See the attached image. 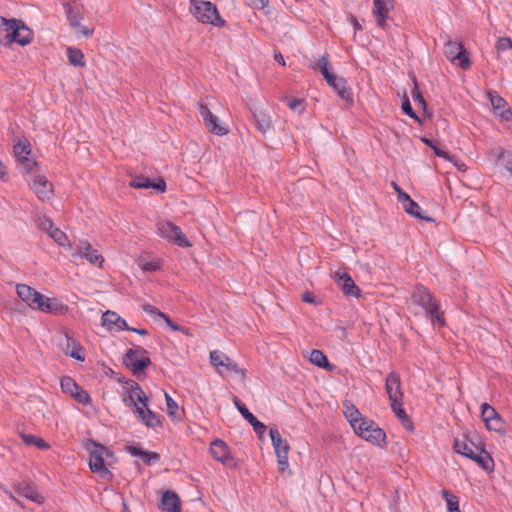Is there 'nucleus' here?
I'll list each match as a JSON object with an SVG mask.
<instances>
[{"label":"nucleus","instance_id":"7c9ffc66","mask_svg":"<svg viewBox=\"0 0 512 512\" xmlns=\"http://www.w3.org/2000/svg\"><path fill=\"white\" fill-rule=\"evenodd\" d=\"M181 501L179 496L172 490L163 493L161 499V508L165 512H181Z\"/></svg>","mask_w":512,"mask_h":512},{"label":"nucleus","instance_id":"680f3d73","mask_svg":"<svg viewBox=\"0 0 512 512\" xmlns=\"http://www.w3.org/2000/svg\"><path fill=\"white\" fill-rule=\"evenodd\" d=\"M301 299L305 303L314 304V305H319L320 304V301L317 300V298L314 296V294L312 292H308V291L304 292L301 295Z\"/></svg>","mask_w":512,"mask_h":512},{"label":"nucleus","instance_id":"5701e85b","mask_svg":"<svg viewBox=\"0 0 512 512\" xmlns=\"http://www.w3.org/2000/svg\"><path fill=\"white\" fill-rule=\"evenodd\" d=\"M130 186L135 189H149L153 188L157 192H165L166 191V182L163 178H158L156 181H151L149 178L138 175L135 176L130 182Z\"/></svg>","mask_w":512,"mask_h":512},{"label":"nucleus","instance_id":"bb28decb","mask_svg":"<svg viewBox=\"0 0 512 512\" xmlns=\"http://www.w3.org/2000/svg\"><path fill=\"white\" fill-rule=\"evenodd\" d=\"M488 156L495 161L496 165L501 164L512 175V151L495 147L488 151Z\"/></svg>","mask_w":512,"mask_h":512},{"label":"nucleus","instance_id":"603ef678","mask_svg":"<svg viewBox=\"0 0 512 512\" xmlns=\"http://www.w3.org/2000/svg\"><path fill=\"white\" fill-rule=\"evenodd\" d=\"M71 397L82 405H88L91 403V397L89 393L83 390L81 387L74 391V394Z\"/></svg>","mask_w":512,"mask_h":512},{"label":"nucleus","instance_id":"39448f33","mask_svg":"<svg viewBox=\"0 0 512 512\" xmlns=\"http://www.w3.org/2000/svg\"><path fill=\"white\" fill-rule=\"evenodd\" d=\"M354 432L374 445L381 446V444L385 443L386 440V433L384 430L381 429L373 420L368 418L365 419V421L360 422V425L357 426Z\"/></svg>","mask_w":512,"mask_h":512},{"label":"nucleus","instance_id":"09e8293b","mask_svg":"<svg viewBox=\"0 0 512 512\" xmlns=\"http://www.w3.org/2000/svg\"><path fill=\"white\" fill-rule=\"evenodd\" d=\"M401 109L404 114L408 115L410 118L414 119L417 122H421L419 116L414 111V109L411 106L410 100L407 95L404 96L402 100Z\"/></svg>","mask_w":512,"mask_h":512},{"label":"nucleus","instance_id":"423d86ee","mask_svg":"<svg viewBox=\"0 0 512 512\" xmlns=\"http://www.w3.org/2000/svg\"><path fill=\"white\" fill-rule=\"evenodd\" d=\"M444 54L447 59L452 63H457L463 70H468L471 67L468 52L461 42L447 40L444 46Z\"/></svg>","mask_w":512,"mask_h":512},{"label":"nucleus","instance_id":"e2e57ef3","mask_svg":"<svg viewBox=\"0 0 512 512\" xmlns=\"http://www.w3.org/2000/svg\"><path fill=\"white\" fill-rule=\"evenodd\" d=\"M142 309L144 312H146L147 314H149L151 316L161 317V314H163V312H161L157 307H155L151 304H144L142 306Z\"/></svg>","mask_w":512,"mask_h":512},{"label":"nucleus","instance_id":"6e6d98bb","mask_svg":"<svg viewBox=\"0 0 512 512\" xmlns=\"http://www.w3.org/2000/svg\"><path fill=\"white\" fill-rule=\"evenodd\" d=\"M165 401L167 406V412L170 416H173L175 414V410L178 408V404L176 401L165 392Z\"/></svg>","mask_w":512,"mask_h":512},{"label":"nucleus","instance_id":"3c124183","mask_svg":"<svg viewBox=\"0 0 512 512\" xmlns=\"http://www.w3.org/2000/svg\"><path fill=\"white\" fill-rule=\"evenodd\" d=\"M33 35L32 30L24 24L21 33H19L18 44L21 46L30 44L33 41Z\"/></svg>","mask_w":512,"mask_h":512},{"label":"nucleus","instance_id":"37998d69","mask_svg":"<svg viewBox=\"0 0 512 512\" xmlns=\"http://www.w3.org/2000/svg\"><path fill=\"white\" fill-rule=\"evenodd\" d=\"M10 26H12V18L7 19L0 16V45L8 47V34H10Z\"/></svg>","mask_w":512,"mask_h":512},{"label":"nucleus","instance_id":"f257e3e1","mask_svg":"<svg viewBox=\"0 0 512 512\" xmlns=\"http://www.w3.org/2000/svg\"><path fill=\"white\" fill-rule=\"evenodd\" d=\"M411 302L413 305L423 309L425 316L433 326L439 328L446 326L444 312L440 309V302L436 296L422 284H417L411 292Z\"/></svg>","mask_w":512,"mask_h":512},{"label":"nucleus","instance_id":"1a4fd4ad","mask_svg":"<svg viewBox=\"0 0 512 512\" xmlns=\"http://www.w3.org/2000/svg\"><path fill=\"white\" fill-rule=\"evenodd\" d=\"M31 144L28 139H19L13 146V154L17 162L20 163L27 173L34 172L38 167V162L31 160L28 156L31 154Z\"/></svg>","mask_w":512,"mask_h":512},{"label":"nucleus","instance_id":"c756f323","mask_svg":"<svg viewBox=\"0 0 512 512\" xmlns=\"http://www.w3.org/2000/svg\"><path fill=\"white\" fill-rule=\"evenodd\" d=\"M469 459L473 460L486 472H492L494 470V460L484 447H480L478 451H475L471 457H469Z\"/></svg>","mask_w":512,"mask_h":512},{"label":"nucleus","instance_id":"0eeeda50","mask_svg":"<svg viewBox=\"0 0 512 512\" xmlns=\"http://www.w3.org/2000/svg\"><path fill=\"white\" fill-rule=\"evenodd\" d=\"M269 434L277 456L278 469L280 472H284L289 466L288 453L290 445L282 438L277 428H271Z\"/></svg>","mask_w":512,"mask_h":512},{"label":"nucleus","instance_id":"9b49d317","mask_svg":"<svg viewBox=\"0 0 512 512\" xmlns=\"http://www.w3.org/2000/svg\"><path fill=\"white\" fill-rule=\"evenodd\" d=\"M16 293L33 310H39L40 306L43 305L45 295L27 284H17Z\"/></svg>","mask_w":512,"mask_h":512},{"label":"nucleus","instance_id":"bf43d9fd","mask_svg":"<svg viewBox=\"0 0 512 512\" xmlns=\"http://www.w3.org/2000/svg\"><path fill=\"white\" fill-rule=\"evenodd\" d=\"M130 390H131L130 396L131 395L134 396V401L135 402H136V399L139 396H142L143 394H145V392L143 391L142 387L137 382H135V381H131Z\"/></svg>","mask_w":512,"mask_h":512},{"label":"nucleus","instance_id":"ddd939ff","mask_svg":"<svg viewBox=\"0 0 512 512\" xmlns=\"http://www.w3.org/2000/svg\"><path fill=\"white\" fill-rule=\"evenodd\" d=\"M199 113L203 118L204 124L209 132L218 136H224L228 134L229 130L219 123L218 117L211 112L206 104H199Z\"/></svg>","mask_w":512,"mask_h":512},{"label":"nucleus","instance_id":"49530a36","mask_svg":"<svg viewBox=\"0 0 512 512\" xmlns=\"http://www.w3.org/2000/svg\"><path fill=\"white\" fill-rule=\"evenodd\" d=\"M488 96L494 110L500 112L506 106H508L506 100L502 98L500 95H498L495 91H489Z\"/></svg>","mask_w":512,"mask_h":512},{"label":"nucleus","instance_id":"7ed1b4c3","mask_svg":"<svg viewBox=\"0 0 512 512\" xmlns=\"http://www.w3.org/2000/svg\"><path fill=\"white\" fill-rule=\"evenodd\" d=\"M192 13L197 20L204 24H211L216 27L225 26V20L220 16L215 4L205 0H190Z\"/></svg>","mask_w":512,"mask_h":512},{"label":"nucleus","instance_id":"ea45409f","mask_svg":"<svg viewBox=\"0 0 512 512\" xmlns=\"http://www.w3.org/2000/svg\"><path fill=\"white\" fill-rule=\"evenodd\" d=\"M66 54H67L68 61L72 66H75V67H84L85 66L86 63H85V59H84V54L80 49L74 48V47H67Z\"/></svg>","mask_w":512,"mask_h":512},{"label":"nucleus","instance_id":"8fccbe9b","mask_svg":"<svg viewBox=\"0 0 512 512\" xmlns=\"http://www.w3.org/2000/svg\"><path fill=\"white\" fill-rule=\"evenodd\" d=\"M499 413L488 403H483L481 405V417L485 424L490 421V419L495 418Z\"/></svg>","mask_w":512,"mask_h":512},{"label":"nucleus","instance_id":"13d9d810","mask_svg":"<svg viewBox=\"0 0 512 512\" xmlns=\"http://www.w3.org/2000/svg\"><path fill=\"white\" fill-rule=\"evenodd\" d=\"M391 184H392L394 190L397 193L398 201L401 204H403L404 202L408 201L410 196L406 192H404L396 182H392Z\"/></svg>","mask_w":512,"mask_h":512},{"label":"nucleus","instance_id":"e433bc0d","mask_svg":"<svg viewBox=\"0 0 512 512\" xmlns=\"http://www.w3.org/2000/svg\"><path fill=\"white\" fill-rule=\"evenodd\" d=\"M309 361L312 364L318 366L319 368H323L328 371H332V369H333V366L328 361L327 356L321 350H318V349L312 350L310 352Z\"/></svg>","mask_w":512,"mask_h":512},{"label":"nucleus","instance_id":"4be33fe9","mask_svg":"<svg viewBox=\"0 0 512 512\" xmlns=\"http://www.w3.org/2000/svg\"><path fill=\"white\" fill-rule=\"evenodd\" d=\"M72 256L84 257L91 264L98 265L99 267H101L104 262L103 256L99 254L98 251L94 249L88 241H81L79 243V252L73 253Z\"/></svg>","mask_w":512,"mask_h":512},{"label":"nucleus","instance_id":"cd10ccee","mask_svg":"<svg viewBox=\"0 0 512 512\" xmlns=\"http://www.w3.org/2000/svg\"><path fill=\"white\" fill-rule=\"evenodd\" d=\"M480 446H478L471 438H469L466 434H463L462 439L456 438L454 440L453 449L456 453L461 454L462 456L469 458L471 455L478 451Z\"/></svg>","mask_w":512,"mask_h":512},{"label":"nucleus","instance_id":"dca6fc26","mask_svg":"<svg viewBox=\"0 0 512 512\" xmlns=\"http://www.w3.org/2000/svg\"><path fill=\"white\" fill-rule=\"evenodd\" d=\"M233 403L242 417L251 424L257 436L263 439L267 430L266 425L259 421L238 397L234 396Z\"/></svg>","mask_w":512,"mask_h":512},{"label":"nucleus","instance_id":"aec40b11","mask_svg":"<svg viewBox=\"0 0 512 512\" xmlns=\"http://www.w3.org/2000/svg\"><path fill=\"white\" fill-rule=\"evenodd\" d=\"M327 84L332 87L338 96L343 99L348 106H352L354 103L353 92L351 87L348 86L347 81L338 77L334 74V79L332 81H326Z\"/></svg>","mask_w":512,"mask_h":512},{"label":"nucleus","instance_id":"b1692460","mask_svg":"<svg viewBox=\"0 0 512 512\" xmlns=\"http://www.w3.org/2000/svg\"><path fill=\"white\" fill-rule=\"evenodd\" d=\"M31 188L41 201L49 200L53 193L52 184L43 175L35 176Z\"/></svg>","mask_w":512,"mask_h":512},{"label":"nucleus","instance_id":"69168bd1","mask_svg":"<svg viewBox=\"0 0 512 512\" xmlns=\"http://www.w3.org/2000/svg\"><path fill=\"white\" fill-rule=\"evenodd\" d=\"M160 318L164 320V322L166 323V325H167L171 330L175 331V330H180V329H182V326H181V325H178V324H176V323H174V322L171 320V318H170L167 314H165V313L161 314V317H160Z\"/></svg>","mask_w":512,"mask_h":512},{"label":"nucleus","instance_id":"052dcab7","mask_svg":"<svg viewBox=\"0 0 512 512\" xmlns=\"http://www.w3.org/2000/svg\"><path fill=\"white\" fill-rule=\"evenodd\" d=\"M160 459V455L156 452L146 450V456L142 457L145 464L150 465L152 462H157Z\"/></svg>","mask_w":512,"mask_h":512},{"label":"nucleus","instance_id":"2eb2a0df","mask_svg":"<svg viewBox=\"0 0 512 512\" xmlns=\"http://www.w3.org/2000/svg\"><path fill=\"white\" fill-rule=\"evenodd\" d=\"M210 362L215 367H225L228 371L238 374L242 381L246 379L245 370L239 368L235 361L218 350L210 352Z\"/></svg>","mask_w":512,"mask_h":512},{"label":"nucleus","instance_id":"79ce46f5","mask_svg":"<svg viewBox=\"0 0 512 512\" xmlns=\"http://www.w3.org/2000/svg\"><path fill=\"white\" fill-rule=\"evenodd\" d=\"M24 22L21 19L12 18V26H10V34H8V46L13 43L18 44L19 33L23 29Z\"/></svg>","mask_w":512,"mask_h":512},{"label":"nucleus","instance_id":"9d476101","mask_svg":"<svg viewBox=\"0 0 512 512\" xmlns=\"http://www.w3.org/2000/svg\"><path fill=\"white\" fill-rule=\"evenodd\" d=\"M210 453L215 460L230 469L238 466V462L231 455L228 445L221 439H215L211 442Z\"/></svg>","mask_w":512,"mask_h":512},{"label":"nucleus","instance_id":"c85d7f7f","mask_svg":"<svg viewBox=\"0 0 512 512\" xmlns=\"http://www.w3.org/2000/svg\"><path fill=\"white\" fill-rule=\"evenodd\" d=\"M68 305L63 304L57 298L44 297L43 305L40 306L39 311L55 315H64L68 312Z\"/></svg>","mask_w":512,"mask_h":512},{"label":"nucleus","instance_id":"a19ab883","mask_svg":"<svg viewBox=\"0 0 512 512\" xmlns=\"http://www.w3.org/2000/svg\"><path fill=\"white\" fill-rule=\"evenodd\" d=\"M20 437L23 443L28 446H36L41 450H47L50 447V445L45 440L32 434H20Z\"/></svg>","mask_w":512,"mask_h":512},{"label":"nucleus","instance_id":"f3484780","mask_svg":"<svg viewBox=\"0 0 512 512\" xmlns=\"http://www.w3.org/2000/svg\"><path fill=\"white\" fill-rule=\"evenodd\" d=\"M128 406L135 407V414L137 419L148 428H156L161 426L160 416L149 408L144 409L143 407H139L138 403L134 401L133 395L129 396Z\"/></svg>","mask_w":512,"mask_h":512},{"label":"nucleus","instance_id":"5fc2aeb1","mask_svg":"<svg viewBox=\"0 0 512 512\" xmlns=\"http://www.w3.org/2000/svg\"><path fill=\"white\" fill-rule=\"evenodd\" d=\"M498 52H505L512 49V39L509 37H500L496 42Z\"/></svg>","mask_w":512,"mask_h":512},{"label":"nucleus","instance_id":"f704fd0d","mask_svg":"<svg viewBox=\"0 0 512 512\" xmlns=\"http://www.w3.org/2000/svg\"><path fill=\"white\" fill-rule=\"evenodd\" d=\"M310 68L320 71L326 81H332L334 79V73L329 69V59L327 54L318 58L310 65Z\"/></svg>","mask_w":512,"mask_h":512},{"label":"nucleus","instance_id":"a878e982","mask_svg":"<svg viewBox=\"0 0 512 512\" xmlns=\"http://www.w3.org/2000/svg\"><path fill=\"white\" fill-rule=\"evenodd\" d=\"M63 7L69 25L71 27H80V21L83 19V13L81 11V5L77 0H67L63 2Z\"/></svg>","mask_w":512,"mask_h":512},{"label":"nucleus","instance_id":"0e129e2a","mask_svg":"<svg viewBox=\"0 0 512 512\" xmlns=\"http://www.w3.org/2000/svg\"><path fill=\"white\" fill-rule=\"evenodd\" d=\"M127 451L132 455L136 457H140L142 459L143 456H146V450L137 447V446H128Z\"/></svg>","mask_w":512,"mask_h":512},{"label":"nucleus","instance_id":"a18cd8bd","mask_svg":"<svg viewBox=\"0 0 512 512\" xmlns=\"http://www.w3.org/2000/svg\"><path fill=\"white\" fill-rule=\"evenodd\" d=\"M440 493L442 498L446 501L448 512L459 508V499L457 496L446 489L441 490Z\"/></svg>","mask_w":512,"mask_h":512},{"label":"nucleus","instance_id":"c03bdc74","mask_svg":"<svg viewBox=\"0 0 512 512\" xmlns=\"http://www.w3.org/2000/svg\"><path fill=\"white\" fill-rule=\"evenodd\" d=\"M60 386L63 393L72 396L80 386L70 376H63L60 380Z\"/></svg>","mask_w":512,"mask_h":512},{"label":"nucleus","instance_id":"473e14b6","mask_svg":"<svg viewBox=\"0 0 512 512\" xmlns=\"http://www.w3.org/2000/svg\"><path fill=\"white\" fill-rule=\"evenodd\" d=\"M344 415L351 424L353 430H355L357 426L360 425V422L365 421V419H367L366 417L362 416V414L355 407V405L347 401L344 403Z\"/></svg>","mask_w":512,"mask_h":512},{"label":"nucleus","instance_id":"4468645a","mask_svg":"<svg viewBox=\"0 0 512 512\" xmlns=\"http://www.w3.org/2000/svg\"><path fill=\"white\" fill-rule=\"evenodd\" d=\"M40 227L47 232L49 236L59 245L66 249H71L72 245L67 235L54 225L51 218L43 216L40 218Z\"/></svg>","mask_w":512,"mask_h":512},{"label":"nucleus","instance_id":"6ab92c4d","mask_svg":"<svg viewBox=\"0 0 512 512\" xmlns=\"http://www.w3.org/2000/svg\"><path fill=\"white\" fill-rule=\"evenodd\" d=\"M393 1L390 0H373V16L376 18L378 27L385 29L387 26L388 13L393 9Z\"/></svg>","mask_w":512,"mask_h":512},{"label":"nucleus","instance_id":"72a5a7b5","mask_svg":"<svg viewBox=\"0 0 512 512\" xmlns=\"http://www.w3.org/2000/svg\"><path fill=\"white\" fill-rule=\"evenodd\" d=\"M402 206L405 212L408 213L409 215L427 222H434V219L432 217L427 216L422 210V208L419 206V204L415 202L413 199H411V197L408 199V201L404 202Z\"/></svg>","mask_w":512,"mask_h":512},{"label":"nucleus","instance_id":"f03ea898","mask_svg":"<svg viewBox=\"0 0 512 512\" xmlns=\"http://www.w3.org/2000/svg\"><path fill=\"white\" fill-rule=\"evenodd\" d=\"M85 449L89 452V468L93 473L98 474L102 479L111 481L112 472L108 469L110 466L109 458H114V453L104 445L89 439L85 443Z\"/></svg>","mask_w":512,"mask_h":512},{"label":"nucleus","instance_id":"6e6552de","mask_svg":"<svg viewBox=\"0 0 512 512\" xmlns=\"http://www.w3.org/2000/svg\"><path fill=\"white\" fill-rule=\"evenodd\" d=\"M157 230L159 234L173 241L179 247H191V242L188 240L186 235L182 232L181 228L169 221H160L157 223Z\"/></svg>","mask_w":512,"mask_h":512},{"label":"nucleus","instance_id":"774afa93","mask_svg":"<svg viewBox=\"0 0 512 512\" xmlns=\"http://www.w3.org/2000/svg\"><path fill=\"white\" fill-rule=\"evenodd\" d=\"M498 115L504 121H512V109L510 107H505L503 110L498 112Z\"/></svg>","mask_w":512,"mask_h":512},{"label":"nucleus","instance_id":"2f4dec72","mask_svg":"<svg viewBox=\"0 0 512 512\" xmlns=\"http://www.w3.org/2000/svg\"><path fill=\"white\" fill-rule=\"evenodd\" d=\"M252 116L254 125L260 133L266 134L272 129L271 118L266 112L256 109L252 112Z\"/></svg>","mask_w":512,"mask_h":512},{"label":"nucleus","instance_id":"338daca9","mask_svg":"<svg viewBox=\"0 0 512 512\" xmlns=\"http://www.w3.org/2000/svg\"><path fill=\"white\" fill-rule=\"evenodd\" d=\"M76 28L78 29L76 32L77 37L84 36V37L88 38L93 34L92 29H89L86 26H82L81 24H80V27H76Z\"/></svg>","mask_w":512,"mask_h":512},{"label":"nucleus","instance_id":"4d7b16f0","mask_svg":"<svg viewBox=\"0 0 512 512\" xmlns=\"http://www.w3.org/2000/svg\"><path fill=\"white\" fill-rule=\"evenodd\" d=\"M141 268L145 272H156L161 269V265L158 261H148L143 263Z\"/></svg>","mask_w":512,"mask_h":512},{"label":"nucleus","instance_id":"f8f14e48","mask_svg":"<svg viewBox=\"0 0 512 512\" xmlns=\"http://www.w3.org/2000/svg\"><path fill=\"white\" fill-rule=\"evenodd\" d=\"M385 391L388 395L390 405L403 402L401 379L400 375L397 372L391 371L387 375L385 380Z\"/></svg>","mask_w":512,"mask_h":512},{"label":"nucleus","instance_id":"a211bd4d","mask_svg":"<svg viewBox=\"0 0 512 512\" xmlns=\"http://www.w3.org/2000/svg\"><path fill=\"white\" fill-rule=\"evenodd\" d=\"M334 280L345 296L356 298L361 296L360 288L355 284L354 280L348 273L336 271L334 274Z\"/></svg>","mask_w":512,"mask_h":512},{"label":"nucleus","instance_id":"de8ad7c7","mask_svg":"<svg viewBox=\"0 0 512 512\" xmlns=\"http://www.w3.org/2000/svg\"><path fill=\"white\" fill-rule=\"evenodd\" d=\"M486 427L490 431H495L500 434L505 433V423L500 414L497 415L495 418L490 419V421L486 423Z\"/></svg>","mask_w":512,"mask_h":512},{"label":"nucleus","instance_id":"20e7f679","mask_svg":"<svg viewBox=\"0 0 512 512\" xmlns=\"http://www.w3.org/2000/svg\"><path fill=\"white\" fill-rule=\"evenodd\" d=\"M148 352L143 347L128 349L123 356V364L129 368L135 376L144 373L151 365V360L146 356Z\"/></svg>","mask_w":512,"mask_h":512},{"label":"nucleus","instance_id":"c9c22d12","mask_svg":"<svg viewBox=\"0 0 512 512\" xmlns=\"http://www.w3.org/2000/svg\"><path fill=\"white\" fill-rule=\"evenodd\" d=\"M402 405H403V402L393 404L390 406H391L392 411L395 413V415L401 422L402 426L406 430L412 432L414 430L413 422H412L411 418L408 416V414L406 413L405 409L402 407Z\"/></svg>","mask_w":512,"mask_h":512},{"label":"nucleus","instance_id":"393cba45","mask_svg":"<svg viewBox=\"0 0 512 512\" xmlns=\"http://www.w3.org/2000/svg\"><path fill=\"white\" fill-rule=\"evenodd\" d=\"M17 494L24 497L34 503L41 504L44 501V497L37 491L36 487L29 481H21L15 485Z\"/></svg>","mask_w":512,"mask_h":512},{"label":"nucleus","instance_id":"4c0bfd02","mask_svg":"<svg viewBox=\"0 0 512 512\" xmlns=\"http://www.w3.org/2000/svg\"><path fill=\"white\" fill-rule=\"evenodd\" d=\"M66 338H67V347L65 349V354L69 355L70 357H72L76 360L84 361V359H85L84 351H83V348L80 346V344H78L72 337H70L68 335L66 336Z\"/></svg>","mask_w":512,"mask_h":512},{"label":"nucleus","instance_id":"58836bf2","mask_svg":"<svg viewBox=\"0 0 512 512\" xmlns=\"http://www.w3.org/2000/svg\"><path fill=\"white\" fill-rule=\"evenodd\" d=\"M409 76H410L412 84H413V88L411 90L412 98L415 102H417L419 104V106H421L424 113L427 114V102L424 99V97L419 89L417 78L414 73H410Z\"/></svg>","mask_w":512,"mask_h":512},{"label":"nucleus","instance_id":"412c9836","mask_svg":"<svg viewBox=\"0 0 512 512\" xmlns=\"http://www.w3.org/2000/svg\"><path fill=\"white\" fill-rule=\"evenodd\" d=\"M101 320L102 326L106 327L109 331L119 332L128 329L126 320L114 311L108 310L104 312Z\"/></svg>","mask_w":512,"mask_h":512},{"label":"nucleus","instance_id":"864d4df0","mask_svg":"<svg viewBox=\"0 0 512 512\" xmlns=\"http://www.w3.org/2000/svg\"><path fill=\"white\" fill-rule=\"evenodd\" d=\"M285 101H286L287 106L291 110L297 111L298 114H302L305 111L304 99H300V98H286Z\"/></svg>","mask_w":512,"mask_h":512}]
</instances>
